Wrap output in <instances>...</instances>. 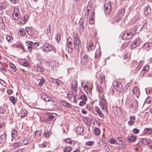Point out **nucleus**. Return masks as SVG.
Segmentation results:
<instances>
[{
	"mask_svg": "<svg viewBox=\"0 0 152 152\" xmlns=\"http://www.w3.org/2000/svg\"><path fill=\"white\" fill-rule=\"evenodd\" d=\"M26 44L28 49L29 52H31L32 49L36 48L39 46V44L38 42H33L30 41L27 42Z\"/></svg>",
	"mask_w": 152,
	"mask_h": 152,
	"instance_id": "nucleus-1",
	"label": "nucleus"
},
{
	"mask_svg": "<svg viewBox=\"0 0 152 152\" xmlns=\"http://www.w3.org/2000/svg\"><path fill=\"white\" fill-rule=\"evenodd\" d=\"M53 48V46L47 43H45L42 47V50L45 52L52 50Z\"/></svg>",
	"mask_w": 152,
	"mask_h": 152,
	"instance_id": "nucleus-2",
	"label": "nucleus"
},
{
	"mask_svg": "<svg viewBox=\"0 0 152 152\" xmlns=\"http://www.w3.org/2000/svg\"><path fill=\"white\" fill-rule=\"evenodd\" d=\"M138 102L136 99H134L130 102V103L129 104L130 106L133 109H134V110H137L138 107Z\"/></svg>",
	"mask_w": 152,
	"mask_h": 152,
	"instance_id": "nucleus-3",
	"label": "nucleus"
},
{
	"mask_svg": "<svg viewBox=\"0 0 152 152\" xmlns=\"http://www.w3.org/2000/svg\"><path fill=\"white\" fill-rule=\"evenodd\" d=\"M77 34H76V37L74 36V46H73L74 48L75 47L76 49H79V47L80 46V44L79 40L77 38Z\"/></svg>",
	"mask_w": 152,
	"mask_h": 152,
	"instance_id": "nucleus-4",
	"label": "nucleus"
},
{
	"mask_svg": "<svg viewBox=\"0 0 152 152\" xmlns=\"http://www.w3.org/2000/svg\"><path fill=\"white\" fill-rule=\"evenodd\" d=\"M19 9L17 8H15L14 9V12L12 14L13 17L16 20H17L20 17V15L19 14Z\"/></svg>",
	"mask_w": 152,
	"mask_h": 152,
	"instance_id": "nucleus-5",
	"label": "nucleus"
},
{
	"mask_svg": "<svg viewBox=\"0 0 152 152\" xmlns=\"http://www.w3.org/2000/svg\"><path fill=\"white\" fill-rule=\"evenodd\" d=\"M105 13L107 14L111 11V5L110 1L107 2L104 5Z\"/></svg>",
	"mask_w": 152,
	"mask_h": 152,
	"instance_id": "nucleus-6",
	"label": "nucleus"
},
{
	"mask_svg": "<svg viewBox=\"0 0 152 152\" xmlns=\"http://www.w3.org/2000/svg\"><path fill=\"white\" fill-rule=\"evenodd\" d=\"M88 61V58L87 55H85L81 58V64L82 65H86Z\"/></svg>",
	"mask_w": 152,
	"mask_h": 152,
	"instance_id": "nucleus-7",
	"label": "nucleus"
},
{
	"mask_svg": "<svg viewBox=\"0 0 152 152\" xmlns=\"http://www.w3.org/2000/svg\"><path fill=\"white\" fill-rule=\"evenodd\" d=\"M77 83L76 81L73 80L72 81L71 83V89H73L75 91H77Z\"/></svg>",
	"mask_w": 152,
	"mask_h": 152,
	"instance_id": "nucleus-8",
	"label": "nucleus"
},
{
	"mask_svg": "<svg viewBox=\"0 0 152 152\" xmlns=\"http://www.w3.org/2000/svg\"><path fill=\"white\" fill-rule=\"evenodd\" d=\"M40 96L46 102H49L51 101L50 98H49L48 96L44 93H41Z\"/></svg>",
	"mask_w": 152,
	"mask_h": 152,
	"instance_id": "nucleus-9",
	"label": "nucleus"
},
{
	"mask_svg": "<svg viewBox=\"0 0 152 152\" xmlns=\"http://www.w3.org/2000/svg\"><path fill=\"white\" fill-rule=\"evenodd\" d=\"M127 139L129 143H131L135 142L136 139V138L135 136L132 135L131 136H128Z\"/></svg>",
	"mask_w": 152,
	"mask_h": 152,
	"instance_id": "nucleus-10",
	"label": "nucleus"
},
{
	"mask_svg": "<svg viewBox=\"0 0 152 152\" xmlns=\"http://www.w3.org/2000/svg\"><path fill=\"white\" fill-rule=\"evenodd\" d=\"M116 89L119 91L121 92L124 91L123 86L122 84L120 83H116Z\"/></svg>",
	"mask_w": 152,
	"mask_h": 152,
	"instance_id": "nucleus-11",
	"label": "nucleus"
},
{
	"mask_svg": "<svg viewBox=\"0 0 152 152\" xmlns=\"http://www.w3.org/2000/svg\"><path fill=\"white\" fill-rule=\"evenodd\" d=\"M53 115H56L55 113H49L47 115V118L46 120V121H50L53 120L54 118V116Z\"/></svg>",
	"mask_w": 152,
	"mask_h": 152,
	"instance_id": "nucleus-12",
	"label": "nucleus"
},
{
	"mask_svg": "<svg viewBox=\"0 0 152 152\" xmlns=\"http://www.w3.org/2000/svg\"><path fill=\"white\" fill-rule=\"evenodd\" d=\"M101 48L100 47H99L98 49L96 50L95 53V58H99L101 55Z\"/></svg>",
	"mask_w": 152,
	"mask_h": 152,
	"instance_id": "nucleus-13",
	"label": "nucleus"
},
{
	"mask_svg": "<svg viewBox=\"0 0 152 152\" xmlns=\"http://www.w3.org/2000/svg\"><path fill=\"white\" fill-rule=\"evenodd\" d=\"M21 143L19 142H17L12 145L10 146V148L12 149H14L19 147L21 146Z\"/></svg>",
	"mask_w": 152,
	"mask_h": 152,
	"instance_id": "nucleus-14",
	"label": "nucleus"
},
{
	"mask_svg": "<svg viewBox=\"0 0 152 152\" xmlns=\"http://www.w3.org/2000/svg\"><path fill=\"white\" fill-rule=\"evenodd\" d=\"M83 131V128L80 126L78 127L76 129V132L78 134H82Z\"/></svg>",
	"mask_w": 152,
	"mask_h": 152,
	"instance_id": "nucleus-15",
	"label": "nucleus"
},
{
	"mask_svg": "<svg viewBox=\"0 0 152 152\" xmlns=\"http://www.w3.org/2000/svg\"><path fill=\"white\" fill-rule=\"evenodd\" d=\"M134 35V34H132V32H131L130 33H128L126 34H124L123 36L125 37V39H128L133 37Z\"/></svg>",
	"mask_w": 152,
	"mask_h": 152,
	"instance_id": "nucleus-16",
	"label": "nucleus"
},
{
	"mask_svg": "<svg viewBox=\"0 0 152 152\" xmlns=\"http://www.w3.org/2000/svg\"><path fill=\"white\" fill-rule=\"evenodd\" d=\"M18 134V131L15 130H13L12 131L11 135L12 138L15 139Z\"/></svg>",
	"mask_w": 152,
	"mask_h": 152,
	"instance_id": "nucleus-17",
	"label": "nucleus"
},
{
	"mask_svg": "<svg viewBox=\"0 0 152 152\" xmlns=\"http://www.w3.org/2000/svg\"><path fill=\"white\" fill-rule=\"evenodd\" d=\"M130 120L128 122V124L129 125L132 126L135 123V117L134 116L130 117Z\"/></svg>",
	"mask_w": 152,
	"mask_h": 152,
	"instance_id": "nucleus-18",
	"label": "nucleus"
},
{
	"mask_svg": "<svg viewBox=\"0 0 152 152\" xmlns=\"http://www.w3.org/2000/svg\"><path fill=\"white\" fill-rule=\"evenodd\" d=\"M141 142L143 144L147 145H148L150 143V140L146 138L142 139Z\"/></svg>",
	"mask_w": 152,
	"mask_h": 152,
	"instance_id": "nucleus-19",
	"label": "nucleus"
},
{
	"mask_svg": "<svg viewBox=\"0 0 152 152\" xmlns=\"http://www.w3.org/2000/svg\"><path fill=\"white\" fill-rule=\"evenodd\" d=\"M26 34V31L23 28H20L18 32V34L19 36L22 37L24 36Z\"/></svg>",
	"mask_w": 152,
	"mask_h": 152,
	"instance_id": "nucleus-20",
	"label": "nucleus"
},
{
	"mask_svg": "<svg viewBox=\"0 0 152 152\" xmlns=\"http://www.w3.org/2000/svg\"><path fill=\"white\" fill-rule=\"evenodd\" d=\"M140 44V42L138 41H134L132 42V47L133 48H136L137 46Z\"/></svg>",
	"mask_w": 152,
	"mask_h": 152,
	"instance_id": "nucleus-21",
	"label": "nucleus"
},
{
	"mask_svg": "<svg viewBox=\"0 0 152 152\" xmlns=\"http://www.w3.org/2000/svg\"><path fill=\"white\" fill-rule=\"evenodd\" d=\"M151 13V9L149 7H147L145 10L144 14L146 15L147 16L148 15L150 14Z\"/></svg>",
	"mask_w": 152,
	"mask_h": 152,
	"instance_id": "nucleus-22",
	"label": "nucleus"
},
{
	"mask_svg": "<svg viewBox=\"0 0 152 152\" xmlns=\"http://www.w3.org/2000/svg\"><path fill=\"white\" fill-rule=\"evenodd\" d=\"M7 135L6 134H2L0 136V141L4 142L6 141Z\"/></svg>",
	"mask_w": 152,
	"mask_h": 152,
	"instance_id": "nucleus-23",
	"label": "nucleus"
},
{
	"mask_svg": "<svg viewBox=\"0 0 152 152\" xmlns=\"http://www.w3.org/2000/svg\"><path fill=\"white\" fill-rule=\"evenodd\" d=\"M143 133L146 134H152V129L150 128H146L144 130Z\"/></svg>",
	"mask_w": 152,
	"mask_h": 152,
	"instance_id": "nucleus-24",
	"label": "nucleus"
},
{
	"mask_svg": "<svg viewBox=\"0 0 152 152\" xmlns=\"http://www.w3.org/2000/svg\"><path fill=\"white\" fill-rule=\"evenodd\" d=\"M124 9H122L119 11L118 14V18L121 19L124 15Z\"/></svg>",
	"mask_w": 152,
	"mask_h": 152,
	"instance_id": "nucleus-25",
	"label": "nucleus"
},
{
	"mask_svg": "<svg viewBox=\"0 0 152 152\" xmlns=\"http://www.w3.org/2000/svg\"><path fill=\"white\" fill-rule=\"evenodd\" d=\"M51 81L53 83H56V86H59V84L61 82L59 80L53 78H52Z\"/></svg>",
	"mask_w": 152,
	"mask_h": 152,
	"instance_id": "nucleus-26",
	"label": "nucleus"
},
{
	"mask_svg": "<svg viewBox=\"0 0 152 152\" xmlns=\"http://www.w3.org/2000/svg\"><path fill=\"white\" fill-rule=\"evenodd\" d=\"M7 107L4 105L0 107V113L3 114L6 111Z\"/></svg>",
	"mask_w": 152,
	"mask_h": 152,
	"instance_id": "nucleus-27",
	"label": "nucleus"
},
{
	"mask_svg": "<svg viewBox=\"0 0 152 152\" xmlns=\"http://www.w3.org/2000/svg\"><path fill=\"white\" fill-rule=\"evenodd\" d=\"M34 68L36 70H37L38 72H42L44 71V69L43 68L37 65Z\"/></svg>",
	"mask_w": 152,
	"mask_h": 152,
	"instance_id": "nucleus-28",
	"label": "nucleus"
},
{
	"mask_svg": "<svg viewBox=\"0 0 152 152\" xmlns=\"http://www.w3.org/2000/svg\"><path fill=\"white\" fill-rule=\"evenodd\" d=\"M99 81L102 84H104L105 77L103 74H101L99 78Z\"/></svg>",
	"mask_w": 152,
	"mask_h": 152,
	"instance_id": "nucleus-29",
	"label": "nucleus"
},
{
	"mask_svg": "<svg viewBox=\"0 0 152 152\" xmlns=\"http://www.w3.org/2000/svg\"><path fill=\"white\" fill-rule=\"evenodd\" d=\"M72 43L71 42L69 41V42L68 43L67 45L68 46V47L70 48V53H72V49L74 48V47L73 45H72ZM68 51H69V50H68Z\"/></svg>",
	"mask_w": 152,
	"mask_h": 152,
	"instance_id": "nucleus-30",
	"label": "nucleus"
},
{
	"mask_svg": "<svg viewBox=\"0 0 152 152\" xmlns=\"http://www.w3.org/2000/svg\"><path fill=\"white\" fill-rule=\"evenodd\" d=\"M72 150L71 146H66V148L63 149L64 152H71Z\"/></svg>",
	"mask_w": 152,
	"mask_h": 152,
	"instance_id": "nucleus-31",
	"label": "nucleus"
},
{
	"mask_svg": "<svg viewBox=\"0 0 152 152\" xmlns=\"http://www.w3.org/2000/svg\"><path fill=\"white\" fill-rule=\"evenodd\" d=\"M78 100L81 99L82 101H86L87 100V98L86 96L84 94L81 96L80 97H78Z\"/></svg>",
	"mask_w": 152,
	"mask_h": 152,
	"instance_id": "nucleus-32",
	"label": "nucleus"
},
{
	"mask_svg": "<svg viewBox=\"0 0 152 152\" xmlns=\"http://www.w3.org/2000/svg\"><path fill=\"white\" fill-rule=\"evenodd\" d=\"M9 66L10 67L11 69L14 72H16L17 70L15 66L12 63L9 64Z\"/></svg>",
	"mask_w": 152,
	"mask_h": 152,
	"instance_id": "nucleus-33",
	"label": "nucleus"
},
{
	"mask_svg": "<svg viewBox=\"0 0 152 152\" xmlns=\"http://www.w3.org/2000/svg\"><path fill=\"white\" fill-rule=\"evenodd\" d=\"M10 99L13 104H15L17 101V99L16 98L13 96H11L10 97Z\"/></svg>",
	"mask_w": 152,
	"mask_h": 152,
	"instance_id": "nucleus-34",
	"label": "nucleus"
},
{
	"mask_svg": "<svg viewBox=\"0 0 152 152\" xmlns=\"http://www.w3.org/2000/svg\"><path fill=\"white\" fill-rule=\"evenodd\" d=\"M111 144H118V142H117L114 138H110L109 140Z\"/></svg>",
	"mask_w": 152,
	"mask_h": 152,
	"instance_id": "nucleus-35",
	"label": "nucleus"
},
{
	"mask_svg": "<svg viewBox=\"0 0 152 152\" xmlns=\"http://www.w3.org/2000/svg\"><path fill=\"white\" fill-rule=\"evenodd\" d=\"M94 46L93 45V44L92 43H90L88 47V50L91 51L94 49Z\"/></svg>",
	"mask_w": 152,
	"mask_h": 152,
	"instance_id": "nucleus-36",
	"label": "nucleus"
},
{
	"mask_svg": "<svg viewBox=\"0 0 152 152\" xmlns=\"http://www.w3.org/2000/svg\"><path fill=\"white\" fill-rule=\"evenodd\" d=\"M96 110L97 113L98 114L100 117H102L104 116V114L102 113L99 107L96 108Z\"/></svg>",
	"mask_w": 152,
	"mask_h": 152,
	"instance_id": "nucleus-37",
	"label": "nucleus"
},
{
	"mask_svg": "<svg viewBox=\"0 0 152 152\" xmlns=\"http://www.w3.org/2000/svg\"><path fill=\"white\" fill-rule=\"evenodd\" d=\"M6 39L8 42H12L13 39V38L12 35H7L6 38Z\"/></svg>",
	"mask_w": 152,
	"mask_h": 152,
	"instance_id": "nucleus-38",
	"label": "nucleus"
},
{
	"mask_svg": "<svg viewBox=\"0 0 152 152\" xmlns=\"http://www.w3.org/2000/svg\"><path fill=\"white\" fill-rule=\"evenodd\" d=\"M6 7V4L4 3L0 2V7L1 10H4Z\"/></svg>",
	"mask_w": 152,
	"mask_h": 152,
	"instance_id": "nucleus-39",
	"label": "nucleus"
},
{
	"mask_svg": "<svg viewBox=\"0 0 152 152\" xmlns=\"http://www.w3.org/2000/svg\"><path fill=\"white\" fill-rule=\"evenodd\" d=\"M100 130L98 128H95L94 129V134L96 135H98L100 133Z\"/></svg>",
	"mask_w": 152,
	"mask_h": 152,
	"instance_id": "nucleus-40",
	"label": "nucleus"
},
{
	"mask_svg": "<svg viewBox=\"0 0 152 152\" xmlns=\"http://www.w3.org/2000/svg\"><path fill=\"white\" fill-rule=\"evenodd\" d=\"M33 135L37 137H39L41 135L39 131H36L34 133Z\"/></svg>",
	"mask_w": 152,
	"mask_h": 152,
	"instance_id": "nucleus-41",
	"label": "nucleus"
},
{
	"mask_svg": "<svg viewBox=\"0 0 152 152\" xmlns=\"http://www.w3.org/2000/svg\"><path fill=\"white\" fill-rule=\"evenodd\" d=\"M150 44L148 43L144 45L143 48L146 50H149L150 48Z\"/></svg>",
	"mask_w": 152,
	"mask_h": 152,
	"instance_id": "nucleus-42",
	"label": "nucleus"
},
{
	"mask_svg": "<svg viewBox=\"0 0 152 152\" xmlns=\"http://www.w3.org/2000/svg\"><path fill=\"white\" fill-rule=\"evenodd\" d=\"M102 100L103 102V105L104 107L107 106L106 102V100L103 99V98L102 97L101 98H100V101L102 102Z\"/></svg>",
	"mask_w": 152,
	"mask_h": 152,
	"instance_id": "nucleus-43",
	"label": "nucleus"
},
{
	"mask_svg": "<svg viewBox=\"0 0 152 152\" xmlns=\"http://www.w3.org/2000/svg\"><path fill=\"white\" fill-rule=\"evenodd\" d=\"M43 137L44 138H47L48 137H49V133L48 131H45V132L44 134H43Z\"/></svg>",
	"mask_w": 152,
	"mask_h": 152,
	"instance_id": "nucleus-44",
	"label": "nucleus"
},
{
	"mask_svg": "<svg viewBox=\"0 0 152 152\" xmlns=\"http://www.w3.org/2000/svg\"><path fill=\"white\" fill-rule=\"evenodd\" d=\"M1 24L0 25V29H4L5 28V26L3 22V21H1Z\"/></svg>",
	"mask_w": 152,
	"mask_h": 152,
	"instance_id": "nucleus-45",
	"label": "nucleus"
},
{
	"mask_svg": "<svg viewBox=\"0 0 152 152\" xmlns=\"http://www.w3.org/2000/svg\"><path fill=\"white\" fill-rule=\"evenodd\" d=\"M25 31L27 32L28 34L29 35H31V29L30 28H28V27H26L25 28Z\"/></svg>",
	"mask_w": 152,
	"mask_h": 152,
	"instance_id": "nucleus-46",
	"label": "nucleus"
},
{
	"mask_svg": "<svg viewBox=\"0 0 152 152\" xmlns=\"http://www.w3.org/2000/svg\"><path fill=\"white\" fill-rule=\"evenodd\" d=\"M45 82L44 79L43 78L41 79L40 82L39 83V86H42L44 83Z\"/></svg>",
	"mask_w": 152,
	"mask_h": 152,
	"instance_id": "nucleus-47",
	"label": "nucleus"
},
{
	"mask_svg": "<svg viewBox=\"0 0 152 152\" xmlns=\"http://www.w3.org/2000/svg\"><path fill=\"white\" fill-rule=\"evenodd\" d=\"M24 17L25 20V21L24 22H23V24H24L26 23V22L28 21L29 18V16L28 15H25Z\"/></svg>",
	"mask_w": 152,
	"mask_h": 152,
	"instance_id": "nucleus-48",
	"label": "nucleus"
},
{
	"mask_svg": "<svg viewBox=\"0 0 152 152\" xmlns=\"http://www.w3.org/2000/svg\"><path fill=\"white\" fill-rule=\"evenodd\" d=\"M64 141L65 142H66L68 143L71 144L72 143V141L69 138L64 140Z\"/></svg>",
	"mask_w": 152,
	"mask_h": 152,
	"instance_id": "nucleus-49",
	"label": "nucleus"
},
{
	"mask_svg": "<svg viewBox=\"0 0 152 152\" xmlns=\"http://www.w3.org/2000/svg\"><path fill=\"white\" fill-rule=\"evenodd\" d=\"M94 18L92 17H90V18L89 23L91 24H92L94 22Z\"/></svg>",
	"mask_w": 152,
	"mask_h": 152,
	"instance_id": "nucleus-50",
	"label": "nucleus"
},
{
	"mask_svg": "<svg viewBox=\"0 0 152 152\" xmlns=\"http://www.w3.org/2000/svg\"><path fill=\"white\" fill-rule=\"evenodd\" d=\"M137 87H135L134 88L132 91V92L133 94H135L137 93Z\"/></svg>",
	"mask_w": 152,
	"mask_h": 152,
	"instance_id": "nucleus-51",
	"label": "nucleus"
},
{
	"mask_svg": "<svg viewBox=\"0 0 152 152\" xmlns=\"http://www.w3.org/2000/svg\"><path fill=\"white\" fill-rule=\"evenodd\" d=\"M84 90L87 93H88L89 91V90L88 89V87L87 86H85L84 87Z\"/></svg>",
	"mask_w": 152,
	"mask_h": 152,
	"instance_id": "nucleus-52",
	"label": "nucleus"
},
{
	"mask_svg": "<svg viewBox=\"0 0 152 152\" xmlns=\"http://www.w3.org/2000/svg\"><path fill=\"white\" fill-rule=\"evenodd\" d=\"M86 101H82L80 102L79 104V105L80 106H82L83 105L85 104L86 103Z\"/></svg>",
	"mask_w": 152,
	"mask_h": 152,
	"instance_id": "nucleus-53",
	"label": "nucleus"
},
{
	"mask_svg": "<svg viewBox=\"0 0 152 152\" xmlns=\"http://www.w3.org/2000/svg\"><path fill=\"white\" fill-rule=\"evenodd\" d=\"M1 71L3 73H4L5 72H6V70L4 67L3 66H1L0 67Z\"/></svg>",
	"mask_w": 152,
	"mask_h": 152,
	"instance_id": "nucleus-54",
	"label": "nucleus"
},
{
	"mask_svg": "<svg viewBox=\"0 0 152 152\" xmlns=\"http://www.w3.org/2000/svg\"><path fill=\"white\" fill-rule=\"evenodd\" d=\"M22 65L25 66L27 67L28 66L29 63L27 61H25L22 63Z\"/></svg>",
	"mask_w": 152,
	"mask_h": 152,
	"instance_id": "nucleus-55",
	"label": "nucleus"
},
{
	"mask_svg": "<svg viewBox=\"0 0 152 152\" xmlns=\"http://www.w3.org/2000/svg\"><path fill=\"white\" fill-rule=\"evenodd\" d=\"M94 142L93 141H89L88 142H87L86 144V145H87L88 146H91L93 144Z\"/></svg>",
	"mask_w": 152,
	"mask_h": 152,
	"instance_id": "nucleus-56",
	"label": "nucleus"
},
{
	"mask_svg": "<svg viewBox=\"0 0 152 152\" xmlns=\"http://www.w3.org/2000/svg\"><path fill=\"white\" fill-rule=\"evenodd\" d=\"M133 132L134 134H137L139 132V130L137 129H134L133 130Z\"/></svg>",
	"mask_w": 152,
	"mask_h": 152,
	"instance_id": "nucleus-57",
	"label": "nucleus"
},
{
	"mask_svg": "<svg viewBox=\"0 0 152 152\" xmlns=\"http://www.w3.org/2000/svg\"><path fill=\"white\" fill-rule=\"evenodd\" d=\"M7 92L9 94H11L13 93V91L11 89H9L7 90Z\"/></svg>",
	"mask_w": 152,
	"mask_h": 152,
	"instance_id": "nucleus-58",
	"label": "nucleus"
},
{
	"mask_svg": "<svg viewBox=\"0 0 152 152\" xmlns=\"http://www.w3.org/2000/svg\"><path fill=\"white\" fill-rule=\"evenodd\" d=\"M119 145L118 147L120 148L124 149L125 148L124 145L123 144H121V143H119Z\"/></svg>",
	"mask_w": 152,
	"mask_h": 152,
	"instance_id": "nucleus-59",
	"label": "nucleus"
},
{
	"mask_svg": "<svg viewBox=\"0 0 152 152\" xmlns=\"http://www.w3.org/2000/svg\"><path fill=\"white\" fill-rule=\"evenodd\" d=\"M67 103L68 102H66L64 101L62 102V103L63 106L65 107L66 106Z\"/></svg>",
	"mask_w": 152,
	"mask_h": 152,
	"instance_id": "nucleus-60",
	"label": "nucleus"
},
{
	"mask_svg": "<svg viewBox=\"0 0 152 152\" xmlns=\"http://www.w3.org/2000/svg\"><path fill=\"white\" fill-rule=\"evenodd\" d=\"M20 23H21L22 24H23V22H24V21H25V20L24 19V17H23L22 18H21L20 19Z\"/></svg>",
	"mask_w": 152,
	"mask_h": 152,
	"instance_id": "nucleus-61",
	"label": "nucleus"
},
{
	"mask_svg": "<svg viewBox=\"0 0 152 152\" xmlns=\"http://www.w3.org/2000/svg\"><path fill=\"white\" fill-rule=\"evenodd\" d=\"M57 41L58 42H59L60 41V35L59 34L57 35Z\"/></svg>",
	"mask_w": 152,
	"mask_h": 152,
	"instance_id": "nucleus-62",
	"label": "nucleus"
},
{
	"mask_svg": "<svg viewBox=\"0 0 152 152\" xmlns=\"http://www.w3.org/2000/svg\"><path fill=\"white\" fill-rule=\"evenodd\" d=\"M149 69V67L148 66H146L143 69L144 71H148Z\"/></svg>",
	"mask_w": 152,
	"mask_h": 152,
	"instance_id": "nucleus-63",
	"label": "nucleus"
},
{
	"mask_svg": "<svg viewBox=\"0 0 152 152\" xmlns=\"http://www.w3.org/2000/svg\"><path fill=\"white\" fill-rule=\"evenodd\" d=\"M130 83H127L125 86V88L126 89V90L128 88V87L130 86Z\"/></svg>",
	"mask_w": 152,
	"mask_h": 152,
	"instance_id": "nucleus-64",
	"label": "nucleus"
}]
</instances>
